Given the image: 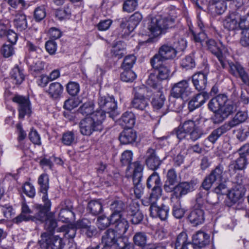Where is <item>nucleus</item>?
I'll use <instances>...</instances> for the list:
<instances>
[{"instance_id": "2eb2a0df", "label": "nucleus", "mask_w": 249, "mask_h": 249, "mask_svg": "<svg viewBox=\"0 0 249 249\" xmlns=\"http://www.w3.org/2000/svg\"><path fill=\"white\" fill-rule=\"evenodd\" d=\"M120 237L115 230L111 229L107 230L102 238L103 249H112V247L116 245Z\"/></svg>"}, {"instance_id": "393cba45", "label": "nucleus", "mask_w": 249, "mask_h": 249, "mask_svg": "<svg viewBox=\"0 0 249 249\" xmlns=\"http://www.w3.org/2000/svg\"><path fill=\"white\" fill-rule=\"evenodd\" d=\"M226 127L223 125L214 129L208 136V137L203 141V144L206 147H210L208 145V142H211L212 144H214L219 138L227 131Z\"/></svg>"}, {"instance_id": "5fc2aeb1", "label": "nucleus", "mask_w": 249, "mask_h": 249, "mask_svg": "<svg viewBox=\"0 0 249 249\" xmlns=\"http://www.w3.org/2000/svg\"><path fill=\"white\" fill-rule=\"evenodd\" d=\"M61 161V160L59 158H57L54 157H52L50 159L44 158L40 160V164L43 168L46 169V167L51 169L53 164V162H56L57 163H59Z\"/></svg>"}, {"instance_id": "a19ab883", "label": "nucleus", "mask_w": 249, "mask_h": 249, "mask_svg": "<svg viewBox=\"0 0 249 249\" xmlns=\"http://www.w3.org/2000/svg\"><path fill=\"white\" fill-rule=\"evenodd\" d=\"M111 53L112 56L117 58H122L125 53L124 45L121 42L117 43L112 46Z\"/></svg>"}, {"instance_id": "f3484780", "label": "nucleus", "mask_w": 249, "mask_h": 249, "mask_svg": "<svg viewBox=\"0 0 249 249\" xmlns=\"http://www.w3.org/2000/svg\"><path fill=\"white\" fill-rule=\"evenodd\" d=\"M240 13L238 11L230 12L225 18L223 25L224 27L229 31H234L239 29L238 18Z\"/></svg>"}, {"instance_id": "a211bd4d", "label": "nucleus", "mask_w": 249, "mask_h": 249, "mask_svg": "<svg viewBox=\"0 0 249 249\" xmlns=\"http://www.w3.org/2000/svg\"><path fill=\"white\" fill-rule=\"evenodd\" d=\"M79 127L80 133L84 136H90L94 131H100L89 117L80 121Z\"/></svg>"}, {"instance_id": "4c0bfd02", "label": "nucleus", "mask_w": 249, "mask_h": 249, "mask_svg": "<svg viewBox=\"0 0 249 249\" xmlns=\"http://www.w3.org/2000/svg\"><path fill=\"white\" fill-rule=\"evenodd\" d=\"M94 104L92 101H89L84 103L78 110V112L83 116L89 117L94 112Z\"/></svg>"}, {"instance_id": "69168bd1", "label": "nucleus", "mask_w": 249, "mask_h": 249, "mask_svg": "<svg viewBox=\"0 0 249 249\" xmlns=\"http://www.w3.org/2000/svg\"><path fill=\"white\" fill-rule=\"evenodd\" d=\"M80 103L78 99L70 98L65 101L64 104V107L69 110H71L73 108L77 107Z\"/></svg>"}, {"instance_id": "20e7f679", "label": "nucleus", "mask_w": 249, "mask_h": 249, "mask_svg": "<svg viewBox=\"0 0 249 249\" xmlns=\"http://www.w3.org/2000/svg\"><path fill=\"white\" fill-rule=\"evenodd\" d=\"M209 109L214 112L212 117L213 123L218 124L222 123L235 110V107L229 103L227 97L220 94L212 99L208 104Z\"/></svg>"}, {"instance_id": "72a5a7b5", "label": "nucleus", "mask_w": 249, "mask_h": 249, "mask_svg": "<svg viewBox=\"0 0 249 249\" xmlns=\"http://www.w3.org/2000/svg\"><path fill=\"white\" fill-rule=\"evenodd\" d=\"M15 26L20 31L25 30L27 28L26 16L21 12L18 13L14 19Z\"/></svg>"}, {"instance_id": "c03bdc74", "label": "nucleus", "mask_w": 249, "mask_h": 249, "mask_svg": "<svg viewBox=\"0 0 249 249\" xmlns=\"http://www.w3.org/2000/svg\"><path fill=\"white\" fill-rule=\"evenodd\" d=\"M247 164V162L246 157L240 155L239 158L230 164V168L234 170H243L246 167Z\"/></svg>"}, {"instance_id": "a18cd8bd", "label": "nucleus", "mask_w": 249, "mask_h": 249, "mask_svg": "<svg viewBox=\"0 0 249 249\" xmlns=\"http://www.w3.org/2000/svg\"><path fill=\"white\" fill-rule=\"evenodd\" d=\"M147 237L145 233L143 232H138L135 233L133 237L134 244L139 247H143L147 242Z\"/></svg>"}, {"instance_id": "09e8293b", "label": "nucleus", "mask_w": 249, "mask_h": 249, "mask_svg": "<svg viewBox=\"0 0 249 249\" xmlns=\"http://www.w3.org/2000/svg\"><path fill=\"white\" fill-rule=\"evenodd\" d=\"M156 69L157 71V78L160 80H165L168 78L170 73V70L167 66H162Z\"/></svg>"}, {"instance_id": "0eeeda50", "label": "nucleus", "mask_w": 249, "mask_h": 249, "mask_svg": "<svg viewBox=\"0 0 249 249\" xmlns=\"http://www.w3.org/2000/svg\"><path fill=\"white\" fill-rule=\"evenodd\" d=\"M134 97L131 101L132 107L136 109L144 111V117L150 116L148 100L144 97L146 91L145 87H136L134 89Z\"/></svg>"}, {"instance_id": "3c124183", "label": "nucleus", "mask_w": 249, "mask_h": 249, "mask_svg": "<svg viewBox=\"0 0 249 249\" xmlns=\"http://www.w3.org/2000/svg\"><path fill=\"white\" fill-rule=\"evenodd\" d=\"M185 210L181 207L179 199H177V204L174 205L173 208V214L177 218L182 217L185 213Z\"/></svg>"}, {"instance_id": "f704fd0d", "label": "nucleus", "mask_w": 249, "mask_h": 249, "mask_svg": "<svg viewBox=\"0 0 249 249\" xmlns=\"http://www.w3.org/2000/svg\"><path fill=\"white\" fill-rule=\"evenodd\" d=\"M124 206V204L123 202L119 199L113 200L110 204V209L112 212L111 214L118 215L119 218L117 220L120 218Z\"/></svg>"}, {"instance_id": "de8ad7c7", "label": "nucleus", "mask_w": 249, "mask_h": 249, "mask_svg": "<svg viewBox=\"0 0 249 249\" xmlns=\"http://www.w3.org/2000/svg\"><path fill=\"white\" fill-rule=\"evenodd\" d=\"M138 5V0H125L123 3V11L131 13L136 10Z\"/></svg>"}, {"instance_id": "6e6552de", "label": "nucleus", "mask_w": 249, "mask_h": 249, "mask_svg": "<svg viewBox=\"0 0 249 249\" xmlns=\"http://www.w3.org/2000/svg\"><path fill=\"white\" fill-rule=\"evenodd\" d=\"M205 42L208 49L216 56L221 65V67H219L217 70L220 71L221 69H225L226 66L225 56L228 53L226 47L221 43L217 44L212 39H207Z\"/></svg>"}, {"instance_id": "39448f33", "label": "nucleus", "mask_w": 249, "mask_h": 249, "mask_svg": "<svg viewBox=\"0 0 249 249\" xmlns=\"http://www.w3.org/2000/svg\"><path fill=\"white\" fill-rule=\"evenodd\" d=\"M177 138L181 140L184 139L195 142L201 138L204 133L203 129L193 120L184 122L182 125L178 126L175 134Z\"/></svg>"}, {"instance_id": "49530a36", "label": "nucleus", "mask_w": 249, "mask_h": 249, "mask_svg": "<svg viewBox=\"0 0 249 249\" xmlns=\"http://www.w3.org/2000/svg\"><path fill=\"white\" fill-rule=\"evenodd\" d=\"M136 77L135 73L131 69L124 70V71L121 74V80L126 82H133Z\"/></svg>"}, {"instance_id": "e433bc0d", "label": "nucleus", "mask_w": 249, "mask_h": 249, "mask_svg": "<svg viewBox=\"0 0 249 249\" xmlns=\"http://www.w3.org/2000/svg\"><path fill=\"white\" fill-rule=\"evenodd\" d=\"M88 210L92 215H98L103 211L102 204L99 200H91L88 204Z\"/></svg>"}, {"instance_id": "f03ea898", "label": "nucleus", "mask_w": 249, "mask_h": 249, "mask_svg": "<svg viewBox=\"0 0 249 249\" xmlns=\"http://www.w3.org/2000/svg\"><path fill=\"white\" fill-rule=\"evenodd\" d=\"M174 19L171 18H163L160 16L150 18L148 19L147 26L141 31L142 36H147V39L145 41H140V43L152 42L154 38L164 33L168 28L172 27Z\"/></svg>"}, {"instance_id": "774afa93", "label": "nucleus", "mask_w": 249, "mask_h": 249, "mask_svg": "<svg viewBox=\"0 0 249 249\" xmlns=\"http://www.w3.org/2000/svg\"><path fill=\"white\" fill-rule=\"evenodd\" d=\"M240 43L244 47H249V28L242 31Z\"/></svg>"}, {"instance_id": "052dcab7", "label": "nucleus", "mask_w": 249, "mask_h": 249, "mask_svg": "<svg viewBox=\"0 0 249 249\" xmlns=\"http://www.w3.org/2000/svg\"><path fill=\"white\" fill-rule=\"evenodd\" d=\"M73 215V213L70 208H62L59 213V220L62 222L68 221L70 217Z\"/></svg>"}, {"instance_id": "bb28decb", "label": "nucleus", "mask_w": 249, "mask_h": 249, "mask_svg": "<svg viewBox=\"0 0 249 249\" xmlns=\"http://www.w3.org/2000/svg\"><path fill=\"white\" fill-rule=\"evenodd\" d=\"M136 117L131 111H126L123 114L119 119V124L123 127L132 128L135 124Z\"/></svg>"}, {"instance_id": "4468645a", "label": "nucleus", "mask_w": 249, "mask_h": 249, "mask_svg": "<svg viewBox=\"0 0 249 249\" xmlns=\"http://www.w3.org/2000/svg\"><path fill=\"white\" fill-rule=\"evenodd\" d=\"M98 105L100 110L109 114L110 117L113 118L116 115L117 104L113 97L101 96L98 99Z\"/></svg>"}, {"instance_id": "79ce46f5", "label": "nucleus", "mask_w": 249, "mask_h": 249, "mask_svg": "<svg viewBox=\"0 0 249 249\" xmlns=\"http://www.w3.org/2000/svg\"><path fill=\"white\" fill-rule=\"evenodd\" d=\"M142 18V14L138 12H135L129 18L128 21V28L129 30H133Z\"/></svg>"}, {"instance_id": "c9c22d12", "label": "nucleus", "mask_w": 249, "mask_h": 249, "mask_svg": "<svg viewBox=\"0 0 249 249\" xmlns=\"http://www.w3.org/2000/svg\"><path fill=\"white\" fill-rule=\"evenodd\" d=\"M130 169H133V181H136V180L141 181L142 177V172L143 167L140 162L136 161L131 163L130 166H128L127 169L130 170Z\"/></svg>"}, {"instance_id": "603ef678", "label": "nucleus", "mask_w": 249, "mask_h": 249, "mask_svg": "<svg viewBox=\"0 0 249 249\" xmlns=\"http://www.w3.org/2000/svg\"><path fill=\"white\" fill-rule=\"evenodd\" d=\"M238 22L239 29L243 31L249 29V12L244 15H241L240 13Z\"/></svg>"}, {"instance_id": "c756f323", "label": "nucleus", "mask_w": 249, "mask_h": 249, "mask_svg": "<svg viewBox=\"0 0 249 249\" xmlns=\"http://www.w3.org/2000/svg\"><path fill=\"white\" fill-rule=\"evenodd\" d=\"M89 117L100 131L103 129V123L106 117L104 111L97 110L94 111L91 115Z\"/></svg>"}, {"instance_id": "e2e57ef3", "label": "nucleus", "mask_w": 249, "mask_h": 249, "mask_svg": "<svg viewBox=\"0 0 249 249\" xmlns=\"http://www.w3.org/2000/svg\"><path fill=\"white\" fill-rule=\"evenodd\" d=\"M1 53L4 57L8 58L15 53L14 48L12 44H4L1 49Z\"/></svg>"}, {"instance_id": "412c9836", "label": "nucleus", "mask_w": 249, "mask_h": 249, "mask_svg": "<svg viewBox=\"0 0 249 249\" xmlns=\"http://www.w3.org/2000/svg\"><path fill=\"white\" fill-rule=\"evenodd\" d=\"M169 208L165 205L158 206L157 204L150 209V215L153 217H159L161 220H166L169 215Z\"/></svg>"}, {"instance_id": "ea45409f", "label": "nucleus", "mask_w": 249, "mask_h": 249, "mask_svg": "<svg viewBox=\"0 0 249 249\" xmlns=\"http://www.w3.org/2000/svg\"><path fill=\"white\" fill-rule=\"evenodd\" d=\"M56 232H63V236L66 238H73L76 234L75 228L72 226L64 225L56 229Z\"/></svg>"}, {"instance_id": "4be33fe9", "label": "nucleus", "mask_w": 249, "mask_h": 249, "mask_svg": "<svg viewBox=\"0 0 249 249\" xmlns=\"http://www.w3.org/2000/svg\"><path fill=\"white\" fill-rule=\"evenodd\" d=\"M175 249H198L188 241V235L185 232H181L177 237Z\"/></svg>"}, {"instance_id": "bf43d9fd", "label": "nucleus", "mask_w": 249, "mask_h": 249, "mask_svg": "<svg viewBox=\"0 0 249 249\" xmlns=\"http://www.w3.org/2000/svg\"><path fill=\"white\" fill-rule=\"evenodd\" d=\"M10 27V20L7 17H4L0 20V36L6 35Z\"/></svg>"}, {"instance_id": "f8f14e48", "label": "nucleus", "mask_w": 249, "mask_h": 249, "mask_svg": "<svg viewBox=\"0 0 249 249\" xmlns=\"http://www.w3.org/2000/svg\"><path fill=\"white\" fill-rule=\"evenodd\" d=\"M246 191L245 185L241 181L234 183L232 188L229 190L227 194L231 205L238 203L244 197Z\"/></svg>"}, {"instance_id": "6ab92c4d", "label": "nucleus", "mask_w": 249, "mask_h": 249, "mask_svg": "<svg viewBox=\"0 0 249 249\" xmlns=\"http://www.w3.org/2000/svg\"><path fill=\"white\" fill-rule=\"evenodd\" d=\"M188 219L193 226H197L203 224L205 220V213L201 208H195L188 216Z\"/></svg>"}, {"instance_id": "37998d69", "label": "nucleus", "mask_w": 249, "mask_h": 249, "mask_svg": "<svg viewBox=\"0 0 249 249\" xmlns=\"http://www.w3.org/2000/svg\"><path fill=\"white\" fill-rule=\"evenodd\" d=\"M161 186L160 176L157 172H153L147 180V186L148 188Z\"/></svg>"}, {"instance_id": "13d9d810", "label": "nucleus", "mask_w": 249, "mask_h": 249, "mask_svg": "<svg viewBox=\"0 0 249 249\" xmlns=\"http://www.w3.org/2000/svg\"><path fill=\"white\" fill-rule=\"evenodd\" d=\"M136 60V58L134 55L126 56L123 61L122 67L124 70L131 69Z\"/></svg>"}, {"instance_id": "7ed1b4c3", "label": "nucleus", "mask_w": 249, "mask_h": 249, "mask_svg": "<svg viewBox=\"0 0 249 249\" xmlns=\"http://www.w3.org/2000/svg\"><path fill=\"white\" fill-rule=\"evenodd\" d=\"M36 217L39 220L45 221L44 228L46 231V232L41 234L40 242L45 243L46 246L52 249H62L65 245V243L63 238L59 235L54 234V232H56L57 225L53 215L46 213V217L43 220L40 219L38 214Z\"/></svg>"}, {"instance_id": "b1692460", "label": "nucleus", "mask_w": 249, "mask_h": 249, "mask_svg": "<svg viewBox=\"0 0 249 249\" xmlns=\"http://www.w3.org/2000/svg\"><path fill=\"white\" fill-rule=\"evenodd\" d=\"M192 82L196 90L198 91L203 90L206 87L207 75L202 72L196 73L192 76Z\"/></svg>"}, {"instance_id": "9b49d317", "label": "nucleus", "mask_w": 249, "mask_h": 249, "mask_svg": "<svg viewBox=\"0 0 249 249\" xmlns=\"http://www.w3.org/2000/svg\"><path fill=\"white\" fill-rule=\"evenodd\" d=\"M197 181L191 180L190 182H183L176 185L175 191L172 194L171 199L172 202L175 199H179L182 196L194 191L196 187Z\"/></svg>"}, {"instance_id": "dca6fc26", "label": "nucleus", "mask_w": 249, "mask_h": 249, "mask_svg": "<svg viewBox=\"0 0 249 249\" xmlns=\"http://www.w3.org/2000/svg\"><path fill=\"white\" fill-rule=\"evenodd\" d=\"M13 101L18 105L19 117L23 118L26 115L31 112L30 103L28 98L20 95H16Z\"/></svg>"}, {"instance_id": "c85d7f7f", "label": "nucleus", "mask_w": 249, "mask_h": 249, "mask_svg": "<svg viewBox=\"0 0 249 249\" xmlns=\"http://www.w3.org/2000/svg\"><path fill=\"white\" fill-rule=\"evenodd\" d=\"M63 89V87L60 83L53 82L49 85L46 92L51 98L56 99L61 96Z\"/></svg>"}, {"instance_id": "5701e85b", "label": "nucleus", "mask_w": 249, "mask_h": 249, "mask_svg": "<svg viewBox=\"0 0 249 249\" xmlns=\"http://www.w3.org/2000/svg\"><path fill=\"white\" fill-rule=\"evenodd\" d=\"M146 163L149 168L152 170L157 169L161 164V160L156 155L155 151L149 148L147 152Z\"/></svg>"}, {"instance_id": "1a4fd4ad", "label": "nucleus", "mask_w": 249, "mask_h": 249, "mask_svg": "<svg viewBox=\"0 0 249 249\" xmlns=\"http://www.w3.org/2000/svg\"><path fill=\"white\" fill-rule=\"evenodd\" d=\"M225 174L223 166L220 164L217 165L205 177L202 183V187L205 190H209L214 183H219L226 180Z\"/></svg>"}, {"instance_id": "0e129e2a", "label": "nucleus", "mask_w": 249, "mask_h": 249, "mask_svg": "<svg viewBox=\"0 0 249 249\" xmlns=\"http://www.w3.org/2000/svg\"><path fill=\"white\" fill-rule=\"evenodd\" d=\"M152 192L150 196L153 203H157V200L161 197L162 195V189L161 186L152 188Z\"/></svg>"}, {"instance_id": "473e14b6", "label": "nucleus", "mask_w": 249, "mask_h": 249, "mask_svg": "<svg viewBox=\"0 0 249 249\" xmlns=\"http://www.w3.org/2000/svg\"><path fill=\"white\" fill-rule=\"evenodd\" d=\"M177 51L173 47L168 45H163L160 47L159 50V53L164 58L167 60L172 59L176 56Z\"/></svg>"}, {"instance_id": "680f3d73", "label": "nucleus", "mask_w": 249, "mask_h": 249, "mask_svg": "<svg viewBox=\"0 0 249 249\" xmlns=\"http://www.w3.org/2000/svg\"><path fill=\"white\" fill-rule=\"evenodd\" d=\"M165 97L163 94L160 93V95L155 97L152 100V104L153 107L156 109L161 108L164 103Z\"/></svg>"}, {"instance_id": "338daca9", "label": "nucleus", "mask_w": 249, "mask_h": 249, "mask_svg": "<svg viewBox=\"0 0 249 249\" xmlns=\"http://www.w3.org/2000/svg\"><path fill=\"white\" fill-rule=\"evenodd\" d=\"M24 194L30 197L35 196L36 191L34 186L29 182H26L22 187Z\"/></svg>"}, {"instance_id": "58836bf2", "label": "nucleus", "mask_w": 249, "mask_h": 249, "mask_svg": "<svg viewBox=\"0 0 249 249\" xmlns=\"http://www.w3.org/2000/svg\"><path fill=\"white\" fill-rule=\"evenodd\" d=\"M11 77L14 83L19 85L24 80V75L22 70H20L18 67H16L11 72Z\"/></svg>"}, {"instance_id": "aec40b11", "label": "nucleus", "mask_w": 249, "mask_h": 249, "mask_svg": "<svg viewBox=\"0 0 249 249\" xmlns=\"http://www.w3.org/2000/svg\"><path fill=\"white\" fill-rule=\"evenodd\" d=\"M210 235L205 232L199 231L193 236V245L200 249L204 247L210 243Z\"/></svg>"}, {"instance_id": "ddd939ff", "label": "nucleus", "mask_w": 249, "mask_h": 249, "mask_svg": "<svg viewBox=\"0 0 249 249\" xmlns=\"http://www.w3.org/2000/svg\"><path fill=\"white\" fill-rule=\"evenodd\" d=\"M229 67L231 74L236 78H240L244 84L249 86V75L241 64L231 62L229 63Z\"/></svg>"}, {"instance_id": "7c9ffc66", "label": "nucleus", "mask_w": 249, "mask_h": 249, "mask_svg": "<svg viewBox=\"0 0 249 249\" xmlns=\"http://www.w3.org/2000/svg\"><path fill=\"white\" fill-rule=\"evenodd\" d=\"M119 218V216L116 214H111L109 217L105 216H100L98 217L97 225L99 229L104 230L107 228L110 224L116 222Z\"/></svg>"}, {"instance_id": "a878e982", "label": "nucleus", "mask_w": 249, "mask_h": 249, "mask_svg": "<svg viewBox=\"0 0 249 249\" xmlns=\"http://www.w3.org/2000/svg\"><path fill=\"white\" fill-rule=\"evenodd\" d=\"M208 96L207 93L201 92L193 97L188 103V108L190 111H193L196 108L202 106L207 100Z\"/></svg>"}, {"instance_id": "cd10ccee", "label": "nucleus", "mask_w": 249, "mask_h": 249, "mask_svg": "<svg viewBox=\"0 0 249 249\" xmlns=\"http://www.w3.org/2000/svg\"><path fill=\"white\" fill-rule=\"evenodd\" d=\"M137 138L136 132L131 128L124 129L121 134L119 139L122 143L126 144L135 141Z\"/></svg>"}, {"instance_id": "864d4df0", "label": "nucleus", "mask_w": 249, "mask_h": 249, "mask_svg": "<svg viewBox=\"0 0 249 249\" xmlns=\"http://www.w3.org/2000/svg\"><path fill=\"white\" fill-rule=\"evenodd\" d=\"M165 60H166L162 58V57L158 53L155 54L154 56L151 58L150 63L153 68L156 69L158 68H160V67L164 66L165 65L163 64V62Z\"/></svg>"}, {"instance_id": "2f4dec72", "label": "nucleus", "mask_w": 249, "mask_h": 249, "mask_svg": "<svg viewBox=\"0 0 249 249\" xmlns=\"http://www.w3.org/2000/svg\"><path fill=\"white\" fill-rule=\"evenodd\" d=\"M115 226V229H113L121 237L124 235L127 231L129 228V223L128 221L122 216H120V218L117 220L114 223H112Z\"/></svg>"}, {"instance_id": "f257e3e1", "label": "nucleus", "mask_w": 249, "mask_h": 249, "mask_svg": "<svg viewBox=\"0 0 249 249\" xmlns=\"http://www.w3.org/2000/svg\"><path fill=\"white\" fill-rule=\"evenodd\" d=\"M174 19L171 18H163L160 16L150 18L148 19L147 26L141 31L142 36H147V39L145 41H140V43L152 42L154 38L164 33L168 28L172 27Z\"/></svg>"}, {"instance_id": "6e6d98bb", "label": "nucleus", "mask_w": 249, "mask_h": 249, "mask_svg": "<svg viewBox=\"0 0 249 249\" xmlns=\"http://www.w3.org/2000/svg\"><path fill=\"white\" fill-rule=\"evenodd\" d=\"M218 185L214 188L213 192L218 195H227L229 189L225 180L217 183Z\"/></svg>"}, {"instance_id": "8fccbe9b", "label": "nucleus", "mask_w": 249, "mask_h": 249, "mask_svg": "<svg viewBox=\"0 0 249 249\" xmlns=\"http://www.w3.org/2000/svg\"><path fill=\"white\" fill-rule=\"evenodd\" d=\"M66 89L70 95L75 96L79 92L80 86L78 83L69 82L67 85Z\"/></svg>"}, {"instance_id": "4d7b16f0", "label": "nucleus", "mask_w": 249, "mask_h": 249, "mask_svg": "<svg viewBox=\"0 0 249 249\" xmlns=\"http://www.w3.org/2000/svg\"><path fill=\"white\" fill-rule=\"evenodd\" d=\"M75 136L72 131H67L64 133L62 138V142L64 144L71 145L75 142Z\"/></svg>"}, {"instance_id": "423d86ee", "label": "nucleus", "mask_w": 249, "mask_h": 249, "mask_svg": "<svg viewBox=\"0 0 249 249\" xmlns=\"http://www.w3.org/2000/svg\"><path fill=\"white\" fill-rule=\"evenodd\" d=\"M49 177L46 174H41L38 178V183L40 186V196L42 197L44 205L38 206V212L37 214L39 218L43 220L51 209V202L48 197V190L49 188Z\"/></svg>"}, {"instance_id": "9d476101", "label": "nucleus", "mask_w": 249, "mask_h": 249, "mask_svg": "<svg viewBox=\"0 0 249 249\" xmlns=\"http://www.w3.org/2000/svg\"><path fill=\"white\" fill-rule=\"evenodd\" d=\"M192 92L189 81L187 80H182L173 84L171 90V95L172 97L181 98L183 100H187Z\"/></svg>"}]
</instances>
